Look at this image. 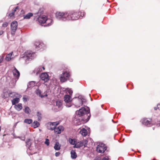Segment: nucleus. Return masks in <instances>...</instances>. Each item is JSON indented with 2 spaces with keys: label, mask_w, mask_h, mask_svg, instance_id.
Here are the masks:
<instances>
[{
  "label": "nucleus",
  "mask_w": 160,
  "mask_h": 160,
  "mask_svg": "<svg viewBox=\"0 0 160 160\" xmlns=\"http://www.w3.org/2000/svg\"><path fill=\"white\" fill-rule=\"evenodd\" d=\"M36 56L35 53L31 51H27L24 53L23 57L24 59L27 62L29 60H31L34 58Z\"/></svg>",
  "instance_id": "nucleus-4"
},
{
  "label": "nucleus",
  "mask_w": 160,
  "mask_h": 160,
  "mask_svg": "<svg viewBox=\"0 0 160 160\" xmlns=\"http://www.w3.org/2000/svg\"><path fill=\"white\" fill-rule=\"evenodd\" d=\"M15 8V9H16L17 10V9H18V7H17Z\"/></svg>",
  "instance_id": "nucleus-53"
},
{
  "label": "nucleus",
  "mask_w": 160,
  "mask_h": 160,
  "mask_svg": "<svg viewBox=\"0 0 160 160\" xmlns=\"http://www.w3.org/2000/svg\"><path fill=\"white\" fill-rule=\"evenodd\" d=\"M41 79L44 82H47L49 79L50 77L47 72L42 73L40 75Z\"/></svg>",
  "instance_id": "nucleus-13"
},
{
  "label": "nucleus",
  "mask_w": 160,
  "mask_h": 160,
  "mask_svg": "<svg viewBox=\"0 0 160 160\" xmlns=\"http://www.w3.org/2000/svg\"><path fill=\"white\" fill-rule=\"evenodd\" d=\"M38 21L40 24H44L45 22L47 25H45L44 26H49L51 25L49 22H51L52 20L51 19H47V17L45 15H42L38 17Z\"/></svg>",
  "instance_id": "nucleus-1"
},
{
  "label": "nucleus",
  "mask_w": 160,
  "mask_h": 160,
  "mask_svg": "<svg viewBox=\"0 0 160 160\" xmlns=\"http://www.w3.org/2000/svg\"><path fill=\"white\" fill-rule=\"evenodd\" d=\"M55 154L56 157H58L60 155V153L59 152H56Z\"/></svg>",
  "instance_id": "nucleus-42"
},
{
  "label": "nucleus",
  "mask_w": 160,
  "mask_h": 160,
  "mask_svg": "<svg viewBox=\"0 0 160 160\" xmlns=\"http://www.w3.org/2000/svg\"><path fill=\"white\" fill-rule=\"evenodd\" d=\"M80 142L81 143V144H82V146H85L87 144V141L86 140H84L81 141Z\"/></svg>",
  "instance_id": "nucleus-37"
},
{
  "label": "nucleus",
  "mask_w": 160,
  "mask_h": 160,
  "mask_svg": "<svg viewBox=\"0 0 160 160\" xmlns=\"http://www.w3.org/2000/svg\"><path fill=\"white\" fill-rule=\"evenodd\" d=\"M73 104L78 107L81 106L83 102H85V99L82 96H79L78 98H73Z\"/></svg>",
  "instance_id": "nucleus-2"
},
{
  "label": "nucleus",
  "mask_w": 160,
  "mask_h": 160,
  "mask_svg": "<svg viewBox=\"0 0 160 160\" xmlns=\"http://www.w3.org/2000/svg\"><path fill=\"white\" fill-rule=\"evenodd\" d=\"M15 92H11L10 93V95L9 96H10V95H11V94H12L13 95H15Z\"/></svg>",
  "instance_id": "nucleus-44"
},
{
  "label": "nucleus",
  "mask_w": 160,
  "mask_h": 160,
  "mask_svg": "<svg viewBox=\"0 0 160 160\" xmlns=\"http://www.w3.org/2000/svg\"><path fill=\"white\" fill-rule=\"evenodd\" d=\"M74 123L77 125H78L81 124V119L80 118H77L76 116H75L73 119Z\"/></svg>",
  "instance_id": "nucleus-19"
},
{
  "label": "nucleus",
  "mask_w": 160,
  "mask_h": 160,
  "mask_svg": "<svg viewBox=\"0 0 160 160\" xmlns=\"http://www.w3.org/2000/svg\"><path fill=\"white\" fill-rule=\"evenodd\" d=\"M59 124V122H49L47 124L46 126L48 129L53 130L55 127Z\"/></svg>",
  "instance_id": "nucleus-12"
},
{
  "label": "nucleus",
  "mask_w": 160,
  "mask_h": 160,
  "mask_svg": "<svg viewBox=\"0 0 160 160\" xmlns=\"http://www.w3.org/2000/svg\"><path fill=\"white\" fill-rule=\"evenodd\" d=\"M33 16V14L32 13L29 12L26 15L24 16V19H29L31 17Z\"/></svg>",
  "instance_id": "nucleus-27"
},
{
  "label": "nucleus",
  "mask_w": 160,
  "mask_h": 160,
  "mask_svg": "<svg viewBox=\"0 0 160 160\" xmlns=\"http://www.w3.org/2000/svg\"><path fill=\"white\" fill-rule=\"evenodd\" d=\"M158 108H157V107H155L154 108V110H157V109H158Z\"/></svg>",
  "instance_id": "nucleus-49"
},
{
  "label": "nucleus",
  "mask_w": 160,
  "mask_h": 160,
  "mask_svg": "<svg viewBox=\"0 0 160 160\" xmlns=\"http://www.w3.org/2000/svg\"><path fill=\"white\" fill-rule=\"evenodd\" d=\"M61 145L58 142H56L54 145V148L55 150H58L60 149Z\"/></svg>",
  "instance_id": "nucleus-22"
},
{
  "label": "nucleus",
  "mask_w": 160,
  "mask_h": 160,
  "mask_svg": "<svg viewBox=\"0 0 160 160\" xmlns=\"http://www.w3.org/2000/svg\"><path fill=\"white\" fill-rule=\"evenodd\" d=\"M70 74L69 72L66 71L63 72L60 77V81L62 82H65L70 76Z\"/></svg>",
  "instance_id": "nucleus-10"
},
{
  "label": "nucleus",
  "mask_w": 160,
  "mask_h": 160,
  "mask_svg": "<svg viewBox=\"0 0 160 160\" xmlns=\"http://www.w3.org/2000/svg\"><path fill=\"white\" fill-rule=\"evenodd\" d=\"M13 68V69L12 70L13 75L15 78V79L17 80L19 77L20 73L19 71L15 67H14Z\"/></svg>",
  "instance_id": "nucleus-14"
},
{
  "label": "nucleus",
  "mask_w": 160,
  "mask_h": 160,
  "mask_svg": "<svg viewBox=\"0 0 160 160\" xmlns=\"http://www.w3.org/2000/svg\"><path fill=\"white\" fill-rule=\"evenodd\" d=\"M16 9H15V8H14L13 10L12 11V12H14H14H16Z\"/></svg>",
  "instance_id": "nucleus-51"
},
{
  "label": "nucleus",
  "mask_w": 160,
  "mask_h": 160,
  "mask_svg": "<svg viewBox=\"0 0 160 160\" xmlns=\"http://www.w3.org/2000/svg\"><path fill=\"white\" fill-rule=\"evenodd\" d=\"M18 22H17L14 21L12 22L11 25V34L14 36L15 32L17 29Z\"/></svg>",
  "instance_id": "nucleus-11"
},
{
  "label": "nucleus",
  "mask_w": 160,
  "mask_h": 160,
  "mask_svg": "<svg viewBox=\"0 0 160 160\" xmlns=\"http://www.w3.org/2000/svg\"><path fill=\"white\" fill-rule=\"evenodd\" d=\"M79 13L71 12L68 13L67 20H74L78 19L79 17Z\"/></svg>",
  "instance_id": "nucleus-7"
},
{
  "label": "nucleus",
  "mask_w": 160,
  "mask_h": 160,
  "mask_svg": "<svg viewBox=\"0 0 160 160\" xmlns=\"http://www.w3.org/2000/svg\"><path fill=\"white\" fill-rule=\"evenodd\" d=\"M3 33V31H0V35H2Z\"/></svg>",
  "instance_id": "nucleus-48"
},
{
  "label": "nucleus",
  "mask_w": 160,
  "mask_h": 160,
  "mask_svg": "<svg viewBox=\"0 0 160 160\" xmlns=\"http://www.w3.org/2000/svg\"><path fill=\"white\" fill-rule=\"evenodd\" d=\"M62 108V101L60 100H58L56 102V106H54L52 108V109L55 112H57L61 110Z\"/></svg>",
  "instance_id": "nucleus-9"
},
{
  "label": "nucleus",
  "mask_w": 160,
  "mask_h": 160,
  "mask_svg": "<svg viewBox=\"0 0 160 160\" xmlns=\"http://www.w3.org/2000/svg\"><path fill=\"white\" fill-rule=\"evenodd\" d=\"M37 116L38 117V120L40 121L42 118V114L39 112H38L37 113Z\"/></svg>",
  "instance_id": "nucleus-34"
},
{
  "label": "nucleus",
  "mask_w": 160,
  "mask_h": 160,
  "mask_svg": "<svg viewBox=\"0 0 160 160\" xmlns=\"http://www.w3.org/2000/svg\"><path fill=\"white\" fill-rule=\"evenodd\" d=\"M80 132L82 136H86L87 134V130L84 128L81 129Z\"/></svg>",
  "instance_id": "nucleus-21"
},
{
  "label": "nucleus",
  "mask_w": 160,
  "mask_h": 160,
  "mask_svg": "<svg viewBox=\"0 0 160 160\" xmlns=\"http://www.w3.org/2000/svg\"><path fill=\"white\" fill-rule=\"evenodd\" d=\"M66 92L67 94H69L70 96L72 94L73 92L70 89L67 88L66 90Z\"/></svg>",
  "instance_id": "nucleus-35"
},
{
  "label": "nucleus",
  "mask_w": 160,
  "mask_h": 160,
  "mask_svg": "<svg viewBox=\"0 0 160 160\" xmlns=\"http://www.w3.org/2000/svg\"><path fill=\"white\" fill-rule=\"evenodd\" d=\"M63 99L65 102V105L67 107L69 108L72 105V101H73V99H72L71 96L68 94L65 95Z\"/></svg>",
  "instance_id": "nucleus-5"
},
{
  "label": "nucleus",
  "mask_w": 160,
  "mask_h": 160,
  "mask_svg": "<svg viewBox=\"0 0 160 160\" xmlns=\"http://www.w3.org/2000/svg\"><path fill=\"white\" fill-rule=\"evenodd\" d=\"M42 71V69L41 66H39V67L36 68L33 71V73L38 75Z\"/></svg>",
  "instance_id": "nucleus-18"
},
{
  "label": "nucleus",
  "mask_w": 160,
  "mask_h": 160,
  "mask_svg": "<svg viewBox=\"0 0 160 160\" xmlns=\"http://www.w3.org/2000/svg\"><path fill=\"white\" fill-rule=\"evenodd\" d=\"M12 52L8 54L7 55L6 57V59L7 61H10L11 59L12 58Z\"/></svg>",
  "instance_id": "nucleus-31"
},
{
  "label": "nucleus",
  "mask_w": 160,
  "mask_h": 160,
  "mask_svg": "<svg viewBox=\"0 0 160 160\" xmlns=\"http://www.w3.org/2000/svg\"><path fill=\"white\" fill-rule=\"evenodd\" d=\"M40 124L39 122L37 121H34L32 124V126L34 128H36L39 127Z\"/></svg>",
  "instance_id": "nucleus-30"
},
{
  "label": "nucleus",
  "mask_w": 160,
  "mask_h": 160,
  "mask_svg": "<svg viewBox=\"0 0 160 160\" xmlns=\"http://www.w3.org/2000/svg\"><path fill=\"white\" fill-rule=\"evenodd\" d=\"M68 14L67 12H58L56 13V17L58 19L65 21L67 20Z\"/></svg>",
  "instance_id": "nucleus-6"
},
{
  "label": "nucleus",
  "mask_w": 160,
  "mask_h": 160,
  "mask_svg": "<svg viewBox=\"0 0 160 160\" xmlns=\"http://www.w3.org/2000/svg\"><path fill=\"white\" fill-rule=\"evenodd\" d=\"M90 112V110L89 108L87 107L86 108H82L79 109L78 111L76 112V114L77 116L80 117L85 115H87Z\"/></svg>",
  "instance_id": "nucleus-3"
},
{
  "label": "nucleus",
  "mask_w": 160,
  "mask_h": 160,
  "mask_svg": "<svg viewBox=\"0 0 160 160\" xmlns=\"http://www.w3.org/2000/svg\"><path fill=\"white\" fill-rule=\"evenodd\" d=\"M36 93L42 98H43L44 96H47V94H45L44 95H42L41 94V90L39 89L37 90Z\"/></svg>",
  "instance_id": "nucleus-24"
},
{
  "label": "nucleus",
  "mask_w": 160,
  "mask_h": 160,
  "mask_svg": "<svg viewBox=\"0 0 160 160\" xmlns=\"http://www.w3.org/2000/svg\"><path fill=\"white\" fill-rule=\"evenodd\" d=\"M2 56H0V63L2 62Z\"/></svg>",
  "instance_id": "nucleus-46"
},
{
  "label": "nucleus",
  "mask_w": 160,
  "mask_h": 160,
  "mask_svg": "<svg viewBox=\"0 0 160 160\" xmlns=\"http://www.w3.org/2000/svg\"><path fill=\"white\" fill-rule=\"evenodd\" d=\"M142 123L145 125L151 126V123L150 121H149L147 119L143 118L142 121Z\"/></svg>",
  "instance_id": "nucleus-17"
},
{
  "label": "nucleus",
  "mask_w": 160,
  "mask_h": 160,
  "mask_svg": "<svg viewBox=\"0 0 160 160\" xmlns=\"http://www.w3.org/2000/svg\"><path fill=\"white\" fill-rule=\"evenodd\" d=\"M106 145L102 143H99L96 148L97 151L99 153H103L107 149Z\"/></svg>",
  "instance_id": "nucleus-8"
},
{
  "label": "nucleus",
  "mask_w": 160,
  "mask_h": 160,
  "mask_svg": "<svg viewBox=\"0 0 160 160\" xmlns=\"http://www.w3.org/2000/svg\"><path fill=\"white\" fill-rule=\"evenodd\" d=\"M35 82L34 81H31L29 82L28 85V88L33 87L35 85Z\"/></svg>",
  "instance_id": "nucleus-28"
},
{
  "label": "nucleus",
  "mask_w": 160,
  "mask_h": 160,
  "mask_svg": "<svg viewBox=\"0 0 160 160\" xmlns=\"http://www.w3.org/2000/svg\"><path fill=\"white\" fill-rule=\"evenodd\" d=\"M54 132L58 134H60L61 133V132L63 131L64 128L63 127L61 126H60L58 127H55L54 129Z\"/></svg>",
  "instance_id": "nucleus-15"
},
{
  "label": "nucleus",
  "mask_w": 160,
  "mask_h": 160,
  "mask_svg": "<svg viewBox=\"0 0 160 160\" xmlns=\"http://www.w3.org/2000/svg\"><path fill=\"white\" fill-rule=\"evenodd\" d=\"M19 101V98H16L13 99L12 101V105H15L16 103H18Z\"/></svg>",
  "instance_id": "nucleus-25"
},
{
  "label": "nucleus",
  "mask_w": 160,
  "mask_h": 160,
  "mask_svg": "<svg viewBox=\"0 0 160 160\" xmlns=\"http://www.w3.org/2000/svg\"><path fill=\"white\" fill-rule=\"evenodd\" d=\"M45 143L47 146H48L49 144V142L48 139H46V141L45 142Z\"/></svg>",
  "instance_id": "nucleus-38"
},
{
  "label": "nucleus",
  "mask_w": 160,
  "mask_h": 160,
  "mask_svg": "<svg viewBox=\"0 0 160 160\" xmlns=\"http://www.w3.org/2000/svg\"><path fill=\"white\" fill-rule=\"evenodd\" d=\"M24 122L26 123L30 124L32 122V120L31 119H27L24 120Z\"/></svg>",
  "instance_id": "nucleus-33"
},
{
  "label": "nucleus",
  "mask_w": 160,
  "mask_h": 160,
  "mask_svg": "<svg viewBox=\"0 0 160 160\" xmlns=\"http://www.w3.org/2000/svg\"><path fill=\"white\" fill-rule=\"evenodd\" d=\"M42 70H44L45 69L43 67H42Z\"/></svg>",
  "instance_id": "nucleus-52"
},
{
  "label": "nucleus",
  "mask_w": 160,
  "mask_h": 160,
  "mask_svg": "<svg viewBox=\"0 0 160 160\" xmlns=\"http://www.w3.org/2000/svg\"><path fill=\"white\" fill-rule=\"evenodd\" d=\"M15 108L18 111L20 110L22 108V104L19 103L18 105H15Z\"/></svg>",
  "instance_id": "nucleus-29"
},
{
  "label": "nucleus",
  "mask_w": 160,
  "mask_h": 160,
  "mask_svg": "<svg viewBox=\"0 0 160 160\" xmlns=\"http://www.w3.org/2000/svg\"><path fill=\"white\" fill-rule=\"evenodd\" d=\"M94 160H100V159L99 158H96L94 159Z\"/></svg>",
  "instance_id": "nucleus-54"
},
{
  "label": "nucleus",
  "mask_w": 160,
  "mask_h": 160,
  "mask_svg": "<svg viewBox=\"0 0 160 160\" xmlns=\"http://www.w3.org/2000/svg\"><path fill=\"white\" fill-rule=\"evenodd\" d=\"M69 142L71 145H75L76 141L75 139H72L71 138H69L68 139Z\"/></svg>",
  "instance_id": "nucleus-23"
},
{
  "label": "nucleus",
  "mask_w": 160,
  "mask_h": 160,
  "mask_svg": "<svg viewBox=\"0 0 160 160\" xmlns=\"http://www.w3.org/2000/svg\"><path fill=\"white\" fill-rule=\"evenodd\" d=\"M8 22H5L3 24L2 26L3 27H6L8 26Z\"/></svg>",
  "instance_id": "nucleus-39"
},
{
  "label": "nucleus",
  "mask_w": 160,
  "mask_h": 160,
  "mask_svg": "<svg viewBox=\"0 0 160 160\" xmlns=\"http://www.w3.org/2000/svg\"><path fill=\"white\" fill-rule=\"evenodd\" d=\"M24 112L27 114H29L31 110L28 107H26L24 109Z\"/></svg>",
  "instance_id": "nucleus-36"
},
{
  "label": "nucleus",
  "mask_w": 160,
  "mask_h": 160,
  "mask_svg": "<svg viewBox=\"0 0 160 160\" xmlns=\"http://www.w3.org/2000/svg\"><path fill=\"white\" fill-rule=\"evenodd\" d=\"M34 45L36 46V48L38 49L42 48H43L44 46V44L42 42H35Z\"/></svg>",
  "instance_id": "nucleus-16"
},
{
  "label": "nucleus",
  "mask_w": 160,
  "mask_h": 160,
  "mask_svg": "<svg viewBox=\"0 0 160 160\" xmlns=\"http://www.w3.org/2000/svg\"><path fill=\"white\" fill-rule=\"evenodd\" d=\"M26 146L29 148L31 145V142L30 139H27L26 142Z\"/></svg>",
  "instance_id": "nucleus-32"
},
{
  "label": "nucleus",
  "mask_w": 160,
  "mask_h": 160,
  "mask_svg": "<svg viewBox=\"0 0 160 160\" xmlns=\"http://www.w3.org/2000/svg\"><path fill=\"white\" fill-rule=\"evenodd\" d=\"M14 15V12H12L11 13H10L9 14V16L10 17H12Z\"/></svg>",
  "instance_id": "nucleus-41"
},
{
  "label": "nucleus",
  "mask_w": 160,
  "mask_h": 160,
  "mask_svg": "<svg viewBox=\"0 0 160 160\" xmlns=\"http://www.w3.org/2000/svg\"><path fill=\"white\" fill-rule=\"evenodd\" d=\"M102 160H108L106 158H103Z\"/></svg>",
  "instance_id": "nucleus-50"
},
{
  "label": "nucleus",
  "mask_w": 160,
  "mask_h": 160,
  "mask_svg": "<svg viewBox=\"0 0 160 160\" xmlns=\"http://www.w3.org/2000/svg\"><path fill=\"white\" fill-rule=\"evenodd\" d=\"M71 158L72 159H75L77 157V155L74 150H72L71 151Z\"/></svg>",
  "instance_id": "nucleus-20"
},
{
  "label": "nucleus",
  "mask_w": 160,
  "mask_h": 160,
  "mask_svg": "<svg viewBox=\"0 0 160 160\" xmlns=\"http://www.w3.org/2000/svg\"><path fill=\"white\" fill-rule=\"evenodd\" d=\"M82 146V144H81V143L80 142H76L75 144V145L73 146L74 148H80Z\"/></svg>",
  "instance_id": "nucleus-26"
},
{
  "label": "nucleus",
  "mask_w": 160,
  "mask_h": 160,
  "mask_svg": "<svg viewBox=\"0 0 160 160\" xmlns=\"http://www.w3.org/2000/svg\"><path fill=\"white\" fill-rule=\"evenodd\" d=\"M84 12H80V16H79V17H80V16L83 17L84 16Z\"/></svg>",
  "instance_id": "nucleus-43"
},
{
  "label": "nucleus",
  "mask_w": 160,
  "mask_h": 160,
  "mask_svg": "<svg viewBox=\"0 0 160 160\" xmlns=\"http://www.w3.org/2000/svg\"><path fill=\"white\" fill-rule=\"evenodd\" d=\"M23 101L24 102H26L27 101V98L25 96H23Z\"/></svg>",
  "instance_id": "nucleus-40"
},
{
  "label": "nucleus",
  "mask_w": 160,
  "mask_h": 160,
  "mask_svg": "<svg viewBox=\"0 0 160 160\" xmlns=\"http://www.w3.org/2000/svg\"><path fill=\"white\" fill-rule=\"evenodd\" d=\"M90 116V114H89V116ZM90 119V116H88V118H87V119H86V122H87V121H88L89 119Z\"/></svg>",
  "instance_id": "nucleus-45"
},
{
  "label": "nucleus",
  "mask_w": 160,
  "mask_h": 160,
  "mask_svg": "<svg viewBox=\"0 0 160 160\" xmlns=\"http://www.w3.org/2000/svg\"><path fill=\"white\" fill-rule=\"evenodd\" d=\"M157 108L158 109H159L160 108V104H158L157 106Z\"/></svg>",
  "instance_id": "nucleus-47"
}]
</instances>
